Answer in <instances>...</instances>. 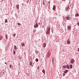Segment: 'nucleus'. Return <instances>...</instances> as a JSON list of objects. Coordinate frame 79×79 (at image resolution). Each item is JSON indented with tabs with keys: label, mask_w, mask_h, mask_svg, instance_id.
<instances>
[{
	"label": "nucleus",
	"mask_w": 79,
	"mask_h": 79,
	"mask_svg": "<svg viewBox=\"0 0 79 79\" xmlns=\"http://www.w3.org/2000/svg\"><path fill=\"white\" fill-rule=\"evenodd\" d=\"M50 28L49 27L48 29V30L46 32V34H50Z\"/></svg>",
	"instance_id": "f257e3e1"
},
{
	"label": "nucleus",
	"mask_w": 79,
	"mask_h": 79,
	"mask_svg": "<svg viewBox=\"0 0 79 79\" xmlns=\"http://www.w3.org/2000/svg\"><path fill=\"white\" fill-rule=\"evenodd\" d=\"M68 30H71V26H68Z\"/></svg>",
	"instance_id": "f03ea898"
},
{
	"label": "nucleus",
	"mask_w": 79,
	"mask_h": 79,
	"mask_svg": "<svg viewBox=\"0 0 79 79\" xmlns=\"http://www.w3.org/2000/svg\"><path fill=\"white\" fill-rule=\"evenodd\" d=\"M70 63H74V59H72L70 61Z\"/></svg>",
	"instance_id": "7ed1b4c3"
},
{
	"label": "nucleus",
	"mask_w": 79,
	"mask_h": 79,
	"mask_svg": "<svg viewBox=\"0 0 79 79\" xmlns=\"http://www.w3.org/2000/svg\"><path fill=\"white\" fill-rule=\"evenodd\" d=\"M67 44H70V41H69V39L67 41Z\"/></svg>",
	"instance_id": "20e7f679"
},
{
	"label": "nucleus",
	"mask_w": 79,
	"mask_h": 79,
	"mask_svg": "<svg viewBox=\"0 0 79 79\" xmlns=\"http://www.w3.org/2000/svg\"><path fill=\"white\" fill-rule=\"evenodd\" d=\"M34 27H38V24L36 23Z\"/></svg>",
	"instance_id": "39448f33"
},
{
	"label": "nucleus",
	"mask_w": 79,
	"mask_h": 79,
	"mask_svg": "<svg viewBox=\"0 0 79 79\" xmlns=\"http://www.w3.org/2000/svg\"><path fill=\"white\" fill-rule=\"evenodd\" d=\"M56 9V6H55L54 5L53 6V10H55Z\"/></svg>",
	"instance_id": "423d86ee"
},
{
	"label": "nucleus",
	"mask_w": 79,
	"mask_h": 79,
	"mask_svg": "<svg viewBox=\"0 0 79 79\" xmlns=\"http://www.w3.org/2000/svg\"><path fill=\"white\" fill-rule=\"evenodd\" d=\"M45 47H46V43H44L43 44V47L44 48H45Z\"/></svg>",
	"instance_id": "0eeeda50"
},
{
	"label": "nucleus",
	"mask_w": 79,
	"mask_h": 79,
	"mask_svg": "<svg viewBox=\"0 0 79 79\" xmlns=\"http://www.w3.org/2000/svg\"><path fill=\"white\" fill-rule=\"evenodd\" d=\"M3 39V36L2 35H0V40H2Z\"/></svg>",
	"instance_id": "6e6552de"
},
{
	"label": "nucleus",
	"mask_w": 79,
	"mask_h": 79,
	"mask_svg": "<svg viewBox=\"0 0 79 79\" xmlns=\"http://www.w3.org/2000/svg\"><path fill=\"white\" fill-rule=\"evenodd\" d=\"M19 5H17L16 6V8L17 9H19Z\"/></svg>",
	"instance_id": "1a4fd4ad"
},
{
	"label": "nucleus",
	"mask_w": 79,
	"mask_h": 79,
	"mask_svg": "<svg viewBox=\"0 0 79 79\" xmlns=\"http://www.w3.org/2000/svg\"><path fill=\"white\" fill-rule=\"evenodd\" d=\"M14 49L15 50H17V48L16 47V46L15 45L14 46Z\"/></svg>",
	"instance_id": "9d476101"
},
{
	"label": "nucleus",
	"mask_w": 79,
	"mask_h": 79,
	"mask_svg": "<svg viewBox=\"0 0 79 79\" xmlns=\"http://www.w3.org/2000/svg\"><path fill=\"white\" fill-rule=\"evenodd\" d=\"M69 18H70V17H66V19H67V20H68V19H69Z\"/></svg>",
	"instance_id": "9b49d317"
},
{
	"label": "nucleus",
	"mask_w": 79,
	"mask_h": 79,
	"mask_svg": "<svg viewBox=\"0 0 79 79\" xmlns=\"http://www.w3.org/2000/svg\"><path fill=\"white\" fill-rule=\"evenodd\" d=\"M66 67L67 69H69V67L68 65H67L66 66Z\"/></svg>",
	"instance_id": "f8f14e48"
},
{
	"label": "nucleus",
	"mask_w": 79,
	"mask_h": 79,
	"mask_svg": "<svg viewBox=\"0 0 79 79\" xmlns=\"http://www.w3.org/2000/svg\"><path fill=\"white\" fill-rule=\"evenodd\" d=\"M32 63L31 62H30V65H31V66H33V65H32Z\"/></svg>",
	"instance_id": "ddd939ff"
},
{
	"label": "nucleus",
	"mask_w": 79,
	"mask_h": 79,
	"mask_svg": "<svg viewBox=\"0 0 79 79\" xmlns=\"http://www.w3.org/2000/svg\"><path fill=\"white\" fill-rule=\"evenodd\" d=\"M69 70H66L64 72L65 73H68V72Z\"/></svg>",
	"instance_id": "4468645a"
},
{
	"label": "nucleus",
	"mask_w": 79,
	"mask_h": 79,
	"mask_svg": "<svg viewBox=\"0 0 79 79\" xmlns=\"http://www.w3.org/2000/svg\"><path fill=\"white\" fill-rule=\"evenodd\" d=\"M79 16V14H77L75 15L76 17H77V16Z\"/></svg>",
	"instance_id": "2eb2a0df"
},
{
	"label": "nucleus",
	"mask_w": 79,
	"mask_h": 79,
	"mask_svg": "<svg viewBox=\"0 0 79 79\" xmlns=\"http://www.w3.org/2000/svg\"><path fill=\"white\" fill-rule=\"evenodd\" d=\"M35 61H36V62H38V61H39V59H38L37 58H36L35 59Z\"/></svg>",
	"instance_id": "dca6fc26"
},
{
	"label": "nucleus",
	"mask_w": 79,
	"mask_h": 79,
	"mask_svg": "<svg viewBox=\"0 0 79 79\" xmlns=\"http://www.w3.org/2000/svg\"><path fill=\"white\" fill-rule=\"evenodd\" d=\"M70 67L71 69H72L73 68V66L72 64L70 65Z\"/></svg>",
	"instance_id": "f3484780"
},
{
	"label": "nucleus",
	"mask_w": 79,
	"mask_h": 79,
	"mask_svg": "<svg viewBox=\"0 0 79 79\" xmlns=\"http://www.w3.org/2000/svg\"><path fill=\"white\" fill-rule=\"evenodd\" d=\"M42 72L44 73V74H45V70H43L42 71Z\"/></svg>",
	"instance_id": "a211bd4d"
},
{
	"label": "nucleus",
	"mask_w": 79,
	"mask_h": 79,
	"mask_svg": "<svg viewBox=\"0 0 79 79\" xmlns=\"http://www.w3.org/2000/svg\"><path fill=\"white\" fill-rule=\"evenodd\" d=\"M24 45H25V44H24V43H23L22 44V46L23 47L24 46Z\"/></svg>",
	"instance_id": "6ab92c4d"
},
{
	"label": "nucleus",
	"mask_w": 79,
	"mask_h": 79,
	"mask_svg": "<svg viewBox=\"0 0 79 79\" xmlns=\"http://www.w3.org/2000/svg\"><path fill=\"white\" fill-rule=\"evenodd\" d=\"M62 67L64 68H66V65L63 66Z\"/></svg>",
	"instance_id": "aec40b11"
},
{
	"label": "nucleus",
	"mask_w": 79,
	"mask_h": 79,
	"mask_svg": "<svg viewBox=\"0 0 79 79\" xmlns=\"http://www.w3.org/2000/svg\"><path fill=\"white\" fill-rule=\"evenodd\" d=\"M12 67V65H11V64H10V68H11Z\"/></svg>",
	"instance_id": "412c9836"
},
{
	"label": "nucleus",
	"mask_w": 79,
	"mask_h": 79,
	"mask_svg": "<svg viewBox=\"0 0 79 79\" xmlns=\"http://www.w3.org/2000/svg\"><path fill=\"white\" fill-rule=\"evenodd\" d=\"M52 63H53V62H54V60H53V59H52Z\"/></svg>",
	"instance_id": "4be33fe9"
},
{
	"label": "nucleus",
	"mask_w": 79,
	"mask_h": 79,
	"mask_svg": "<svg viewBox=\"0 0 79 79\" xmlns=\"http://www.w3.org/2000/svg\"><path fill=\"white\" fill-rule=\"evenodd\" d=\"M35 31H36V30H35V29L34 30V31H33L34 32H35Z\"/></svg>",
	"instance_id": "5701e85b"
},
{
	"label": "nucleus",
	"mask_w": 79,
	"mask_h": 79,
	"mask_svg": "<svg viewBox=\"0 0 79 79\" xmlns=\"http://www.w3.org/2000/svg\"><path fill=\"white\" fill-rule=\"evenodd\" d=\"M13 36L14 37H15V36H16V34H14V35H13Z\"/></svg>",
	"instance_id": "b1692460"
},
{
	"label": "nucleus",
	"mask_w": 79,
	"mask_h": 79,
	"mask_svg": "<svg viewBox=\"0 0 79 79\" xmlns=\"http://www.w3.org/2000/svg\"><path fill=\"white\" fill-rule=\"evenodd\" d=\"M18 25H19V26L21 25V24H20V23H18Z\"/></svg>",
	"instance_id": "393cba45"
},
{
	"label": "nucleus",
	"mask_w": 79,
	"mask_h": 79,
	"mask_svg": "<svg viewBox=\"0 0 79 79\" xmlns=\"http://www.w3.org/2000/svg\"><path fill=\"white\" fill-rule=\"evenodd\" d=\"M15 51H14V55H15Z\"/></svg>",
	"instance_id": "a878e982"
},
{
	"label": "nucleus",
	"mask_w": 79,
	"mask_h": 79,
	"mask_svg": "<svg viewBox=\"0 0 79 79\" xmlns=\"http://www.w3.org/2000/svg\"><path fill=\"white\" fill-rule=\"evenodd\" d=\"M43 4L45 5V2H43Z\"/></svg>",
	"instance_id": "bb28decb"
},
{
	"label": "nucleus",
	"mask_w": 79,
	"mask_h": 79,
	"mask_svg": "<svg viewBox=\"0 0 79 79\" xmlns=\"http://www.w3.org/2000/svg\"><path fill=\"white\" fill-rule=\"evenodd\" d=\"M5 23H7V20H5Z\"/></svg>",
	"instance_id": "cd10ccee"
},
{
	"label": "nucleus",
	"mask_w": 79,
	"mask_h": 79,
	"mask_svg": "<svg viewBox=\"0 0 79 79\" xmlns=\"http://www.w3.org/2000/svg\"><path fill=\"white\" fill-rule=\"evenodd\" d=\"M77 24L78 26H79V22L77 23Z\"/></svg>",
	"instance_id": "c85d7f7f"
},
{
	"label": "nucleus",
	"mask_w": 79,
	"mask_h": 79,
	"mask_svg": "<svg viewBox=\"0 0 79 79\" xmlns=\"http://www.w3.org/2000/svg\"><path fill=\"white\" fill-rule=\"evenodd\" d=\"M6 39H7V35H6Z\"/></svg>",
	"instance_id": "c756f323"
},
{
	"label": "nucleus",
	"mask_w": 79,
	"mask_h": 79,
	"mask_svg": "<svg viewBox=\"0 0 79 79\" xmlns=\"http://www.w3.org/2000/svg\"><path fill=\"white\" fill-rule=\"evenodd\" d=\"M77 51H78V52H79V48H78Z\"/></svg>",
	"instance_id": "7c9ffc66"
},
{
	"label": "nucleus",
	"mask_w": 79,
	"mask_h": 79,
	"mask_svg": "<svg viewBox=\"0 0 79 79\" xmlns=\"http://www.w3.org/2000/svg\"><path fill=\"white\" fill-rule=\"evenodd\" d=\"M5 64H7V63L6 62L5 63Z\"/></svg>",
	"instance_id": "2f4dec72"
},
{
	"label": "nucleus",
	"mask_w": 79,
	"mask_h": 79,
	"mask_svg": "<svg viewBox=\"0 0 79 79\" xmlns=\"http://www.w3.org/2000/svg\"><path fill=\"white\" fill-rule=\"evenodd\" d=\"M65 76V74H63V76Z\"/></svg>",
	"instance_id": "473e14b6"
},
{
	"label": "nucleus",
	"mask_w": 79,
	"mask_h": 79,
	"mask_svg": "<svg viewBox=\"0 0 79 79\" xmlns=\"http://www.w3.org/2000/svg\"><path fill=\"white\" fill-rule=\"evenodd\" d=\"M38 24H40V23H38Z\"/></svg>",
	"instance_id": "72a5a7b5"
},
{
	"label": "nucleus",
	"mask_w": 79,
	"mask_h": 79,
	"mask_svg": "<svg viewBox=\"0 0 79 79\" xmlns=\"http://www.w3.org/2000/svg\"><path fill=\"white\" fill-rule=\"evenodd\" d=\"M64 0H62V1L63 2V1H64Z\"/></svg>",
	"instance_id": "f704fd0d"
},
{
	"label": "nucleus",
	"mask_w": 79,
	"mask_h": 79,
	"mask_svg": "<svg viewBox=\"0 0 79 79\" xmlns=\"http://www.w3.org/2000/svg\"><path fill=\"white\" fill-rule=\"evenodd\" d=\"M21 57H19V59H21Z\"/></svg>",
	"instance_id": "c9c22d12"
}]
</instances>
